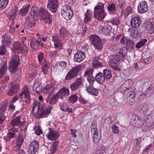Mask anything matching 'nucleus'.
<instances>
[{"mask_svg": "<svg viewBox=\"0 0 154 154\" xmlns=\"http://www.w3.org/2000/svg\"><path fill=\"white\" fill-rule=\"evenodd\" d=\"M103 72L106 80H107L111 77V72L109 69H105L103 70Z\"/></svg>", "mask_w": 154, "mask_h": 154, "instance_id": "obj_46", "label": "nucleus"}, {"mask_svg": "<svg viewBox=\"0 0 154 154\" xmlns=\"http://www.w3.org/2000/svg\"><path fill=\"white\" fill-rule=\"evenodd\" d=\"M7 70V63H4L0 68V79L2 78L5 75Z\"/></svg>", "mask_w": 154, "mask_h": 154, "instance_id": "obj_32", "label": "nucleus"}, {"mask_svg": "<svg viewBox=\"0 0 154 154\" xmlns=\"http://www.w3.org/2000/svg\"><path fill=\"white\" fill-rule=\"evenodd\" d=\"M128 49L126 48H125L120 49L119 53L122 58L126 56Z\"/></svg>", "mask_w": 154, "mask_h": 154, "instance_id": "obj_53", "label": "nucleus"}, {"mask_svg": "<svg viewBox=\"0 0 154 154\" xmlns=\"http://www.w3.org/2000/svg\"><path fill=\"white\" fill-rule=\"evenodd\" d=\"M110 22L113 24L116 25H118L120 23V21L119 18L116 17L112 18L110 20Z\"/></svg>", "mask_w": 154, "mask_h": 154, "instance_id": "obj_57", "label": "nucleus"}, {"mask_svg": "<svg viewBox=\"0 0 154 154\" xmlns=\"http://www.w3.org/2000/svg\"><path fill=\"white\" fill-rule=\"evenodd\" d=\"M16 154H25L24 150L22 149H20L19 147H17L15 149Z\"/></svg>", "mask_w": 154, "mask_h": 154, "instance_id": "obj_64", "label": "nucleus"}, {"mask_svg": "<svg viewBox=\"0 0 154 154\" xmlns=\"http://www.w3.org/2000/svg\"><path fill=\"white\" fill-rule=\"evenodd\" d=\"M125 2L124 0H122L120 1H119V8L121 9L122 12H123L124 11V10L125 8Z\"/></svg>", "mask_w": 154, "mask_h": 154, "instance_id": "obj_56", "label": "nucleus"}, {"mask_svg": "<svg viewBox=\"0 0 154 154\" xmlns=\"http://www.w3.org/2000/svg\"><path fill=\"white\" fill-rule=\"evenodd\" d=\"M57 94L60 98L63 100L67 96L69 95V89L66 87L63 86L59 90Z\"/></svg>", "mask_w": 154, "mask_h": 154, "instance_id": "obj_15", "label": "nucleus"}, {"mask_svg": "<svg viewBox=\"0 0 154 154\" xmlns=\"http://www.w3.org/2000/svg\"><path fill=\"white\" fill-rule=\"evenodd\" d=\"M146 39H142L136 45V47L137 48H139L144 46L147 42Z\"/></svg>", "mask_w": 154, "mask_h": 154, "instance_id": "obj_50", "label": "nucleus"}, {"mask_svg": "<svg viewBox=\"0 0 154 154\" xmlns=\"http://www.w3.org/2000/svg\"><path fill=\"white\" fill-rule=\"evenodd\" d=\"M17 146L19 147H20L24 141V138L22 134L19 135L17 139Z\"/></svg>", "mask_w": 154, "mask_h": 154, "instance_id": "obj_45", "label": "nucleus"}, {"mask_svg": "<svg viewBox=\"0 0 154 154\" xmlns=\"http://www.w3.org/2000/svg\"><path fill=\"white\" fill-rule=\"evenodd\" d=\"M120 42L122 45H125L126 48L130 51L133 50L135 44L132 40L125 37H123L120 40Z\"/></svg>", "mask_w": 154, "mask_h": 154, "instance_id": "obj_12", "label": "nucleus"}, {"mask_svg": "<svg viewBox=\"0 0 154 154\" xmlns=\"http://www.w3.org/2000/svg\"><path fill=\"white\" fill-rule=\"evenodd\" d=\"M11 42L10 36L6 34H5L2 38V43L5 45H8L11 44Z\"/></svg>", "mask_w": 154, "mask_h": 154, "instance_id": "obj_30", "label": "nucleus"}, {"mask_svg": "<svg viewBox=\"0 0 154 154\" xmlns=\"http://www.w3.org/2000/svg\"><path fill=\"white\" fill-rule=\"evenodd\" d=\"M39 14L43 19L47 26H51L52 18L50 14L47 10L44 8H41L39 10Z\"/></svg>", "mask_w": 154, "mask_h": 154, "instance_id": "obj_7", "label": "nucleus"}, {"mask_svg": "<svg viewBox=\"0 0 154 154\" xmlns=\"http://www.w3.org/2000/svg\"><path fill=\"white\" fill-rule=\"evenodd\" d=\"M55 87L54 85H48L45 87V90L44 92L46 93L50 94L53 93Z\"/></svg>", "mask_w": 154, "mask_h": 154, "instance_id": "obj_38", "label": "nucleus"}, {"mask_svg": "<svg viewBox=\"0 0 154 154\" xmlns=\"http://www.w3.org/2000/svg\"><path fill=\"white\" fill-rule=\"evenodd\" d=\"M95 80L99 83H102L105 80L104 75L101 72L97 73L95 76Z\"/></svg>", "mask_w": 154, "mask_h": 154, "instance_id": "obj_31", "label": "nucleus"}, {"mask_svg": "<svg viewBox=\"0 0 154 154\" xmlns=\"http://www.w3.org/2000/svg\"><path fill=\"white\" fill-rule=\"evenodd\" d=\"M105 152V148L102 145L99 146L96 149L94 154H103Z\"/></svg>", "mask_w": 154, "mask_h": 154, "instance_id": "obj_41", "label": "nucleus"}, {"mask_svg": "<svg viewBox=\"0 0 154 154\" xmlns=\"http://www.w3.org/2000/svg\"><path fill=\"white\" fill-rule=\"evenodd\" d=\"M30 14L26 19V23H27L29 27L32 28L35 26V20L34 17L37 15L38 13L34 8H32Z\"/></svg>", "mask_w": 154, "mask_h": 154, "instance_id": "obj_2", "label": "nucleus"}, {"mask_svg": "<svg viewBox=\"0 0 154 154\" xmlns=\"http://www.w3.org/2000/svg\"><path fill=\"white\" fill-rule=\"evenodd\" d=\"M88 29L86 25H83L82 26H79L78 30L79 35L81 36H83L84 35L85 33L87 30Z\"/></svg>", "mask_w": 154, "mask_h": 154, "instance_id": "obj_35", "label": "nucleus"}, {"mask_svg": "<svg viewBox=\"0 0 154 154\" xmlns=\"http://www.w3.org/2000/svg\"><path fill=\"white\" fill-rule=\"evenodd\" d=\"M21 117L18 116L12 120L10 122V125L12 126H19L22 125L23 122L20 121Z\"/></svg>", "mask_w": 154, "mask_h": 154, "instance_id": "obj_27", "label": "nucleus"}, {"mask_svg": "<svg viewBox=\"0 0 154 154\" xmlns=\"http://www.w3.org/2000/svg\"><path fill=\"white\" fill-rule=\"evenodd\" d=\"M91 131L92 135H93V142L97 143L99 142L101 138L100 135H99L97 126L95 124H92L91 126Z\"/></svg>", "mask_w": 154, "mask_h": 154, "instance_id": "obj_10", "label": "nucleus"}, {"mask_svg": "<svg viewBox=\"0 0 154 154\" xmlns=\"http://www.w3.org/2000/svg\"><path fill=\"white\" fill-rule=\"evenodd\" d=\"M30 45L31 47L33 49L36 50L39 45L42 46L43 45V43L41 42L40 38H38L37 39L33 38L31 41Z\"/></svg>", "mask_w": 154, "mask_h": 154, "instance_id": "obj_21", "label": "nucleus"}, {"mask_svg": "<svg viewBox=\"0 0 154 154\" xmlns=\"http://www.w3.org/2000/svg\"><path fill=\"white\" fill-rule=\"evenodd\" d=\"M19 86V85L17 84L13 85L11 86L10 88L12 89L16 93L20 89V87Z\"/></svg>", "mask_w": 154, "mask_h": 154, "instance_id": "obj_62", "label": "nucleus"}, {"mask_svg": "<svg viewBox=\"0 0 154 154\" xmlns=\"http://www.w3.org/2000/svg\"><path fill=\"white\" fill-rule=\"evenodd\" d=\"M29 8V5H24L20 10L19 13L22 15H24L28 12Z\"/></svg>", "mask_w": 154, "mask_h": 154, "instance_id": "obj_43", "label": "nucleus"}, {"mask_svg": "<svg viewBox=\"0 0 154 154\" xmlns=\"http://www.w3.org/2000/svg\"><path fill=\"white\" fill-rule=\"evenodd\" d=\"M125 14L128 15L133 12L132 8L130 6H128L125 11Z\"/></svg>", "mask_w": 154, "mask_h": 154, "instance_id": "obj_61", "label": "nucleus"}, {"mask_svg": "<svg viewBox=\"0 0 154 154\" xmlns=\"http://www.w3.org/2000/svg\"><path fill=\"white\" fill-rule=\"evenodd\" d=\"M60 109L63 112H68L69 113H71L72 112V108L68 107L66 103H63L61 104Z\"/></svg>", "mask_w": 154, "mask_h": 154, "instance_id": "obj_37", "label": "nucleus"}, {"mask_svg": "<svg viewBox=\"0 0 154 154\" xmlns=\"http://www.w3.org/2000/svg\"><path fill=\"white\" fill-rule=\"evenodd\" d=\"M49 133L46 136L48 138L51 140H54L57 139L60 135L59 133L54 128H49Z\"/></svg>", "mask_w": 154, "mask_h": 154, "instance_id": "obj_14", "label": "nucleus"}, {"mask_svg": "<svg viewBox=\"0 0 154 154\" xmlns=\"http://www.w3.org/2000/svg\"><path fill=\"white\" fill-rule=\"evenodd\" d=\"M91 45L98 50H101L103 48V43L101 38L96 35H92L90 36V39Z\"/></svg>", "mask_w": 154, "mask_h": 154, "instance_id": "obj_6", "label": "nucleus"}, {"mask_svg": "<svg viewBox=\"0 0 154 154\" xmlns=\"http://www.w3.org/2000/svg\"><path fill=\"white\" fill-rule=\"evenodd\" d=\"M16 137L17 135L14 132H9V133H8L7 135L6 139L7 140H9L11 138L14 137Z\"/></svg>", "mask_w": 154, "mask_h": 154, "instance_id": "obj_59", "label": "nucleus"}, {"mask_svg": "<svg viewBox=\"0 0 154 154\" xmlns=\"http://www.w3.org/2000/svg\"><path fill=\"white\" fill-rule=\"evenodd\" d=\"M58 6L57 0H49L47 7L53 13H55Z\"/></svg>", "mask_w": 154, "mask_h": 154, "instance_id": "obj_17", "label": "nucleus"}, {"mask_svg": "<svg viewBox=\"0 0 154 154\" xmlns=\"http://www.w3.org/2000/svg\"><path fill=\"white\" fill-rule=\"evenodd\" d=\"M17 7L14 6L10 11L8 14V17L11 20H13L17 15Z\"/></svg>", "mask_w": 154, "mask_h": 154, "instance_id": "obj_29", "label": "nucleus"}, {"mask_svg": "<svg viewBox=\"0 0 154 154\" xmlns=\"http://www.w3.org/2000/svg\"><path fill=\"white\" fill-rule=\"evenodd\" d=\"M36 107H38L37 111L35 116L37 119L46 117L51 113V108L45 109L41 105L34 103L32 107L35 109Z\"/></svg>", "mask_w": 154, "mask_h": 154, "instance_id": "obj_1", "label": "nucleus"}, {"mask_svg": "<svg viewBox=\"0 0 154 154\" xmlns=\"http://www.w3.org/2000/svg\"><path fill=\"white\" fill-rule=\"evenodd\" d=\"M4 44H2L0 46V55H3L5 54L7 52V50L6 48V46Z\"/></svg>", "mask_w": 154, "mask_h": 154, "instance_id": "obj_54", "label": "nucleus"}, {"mask_svg": "<svg viewBox=\"0 0 154 154\" xmlns=\"http://www.w3.org/2000/svg\"><path fill=\"white\" fill-rule=\"evenodd\" d=\"M141 142V139L138 138L134 140V147L136 150H138L139 149L140 143Z\"/></svg>", "mask_w": 154, "mask_h": 154, "instance_id": "obj_49", "label": "nucleus"}, {"mask_svg": "<svg viewBox=\"0 0 154 154\" xmlns=\"http://www.w3.org/2000/svg\"><path fill=\"white\" fill-rule=\"evenodd\" d=\"M143 87L148 88L151 86L150 82L146 79H144L142 81Z\"/></svg>", "mask_w": 154, "mask_h": 154, "instance_id": "obj_58", "label": "nucleus"}, {"mask_svg": "<svg viewBox=\"0 0 154 154\" xmlns=\"http://www.w3.org/2000/svg\"><path fill=\"white\" fill-rule=\"evenodd\" d=\"M59 35L63 38H65L70 35L69 32L64 27H61L59 31Z\"/></svg>", "mask_w": 154, "mask_h": 154, "instance_id": "obj_26", "label": "nucleus"}, {"mask_svg": "<svg viewBox=\"0 0 154 154\" xmlns=\"http://www.w3.org/2000/svg\"><path fill=\"white\" fill-rule=\"evenodd\" d=\"M140 112L143 113L145 116L149 115V109L147 106L145 104H144L141 106L139 109Z\"/></svg>", "mask_w": 154, "mask_h": 154, "instance_id": "obj_34", "label": "nucleus"}, {"mask_svg": "<svg viewBox=\"0 0 154 154\" xmlns=\"http://www.w3.org/2000/svg\"><path fill=\"white\" fill-rule=\"evenodd\" d=\"M20 64V60L18 55H14L9 63V70L12 73L17 71V67Z\"/></svg>", "mask_w": 154, "mask_h": 154, "instance_id": "obj_4", "label": "nucleus"}, {"mask_svg": "<svg viewBox=\"0 0 154 154\" xmlns=\"http://www.w3.org/2000/svg\"><path fill=\"white\" fill-rule=\"evenodd\" d=\"M144 121L142 118L136 115L133 116L131 123L133 126L136 127H140L143 125Z\"/></svg>", "mask_w": 154, "mask_h": 154, "instance_id": "obj_13", "label": "nucleus"}, {"mask_svg": "<svg viewBox=\"0 0 154 154\" xmlns=\"http://www.w3.org/2000/svg\"><path fill=\"white\" fill-rule=\"evenodd\" d=\"M137 8L138 12L140 14L146 12L148 10V7L146 2L143 1L140 2L138 5Z\"/></svg>", "mask_w": 154, "mask_h": 154, "instance_id": "obj_18", "label": "nucleus"}, {"mask_svg": "<svg viewBox=\"0 0 154 154\" xmlns=\"http://www.w3.org/2000/svg\"><path fill=\"white\" fill-rule=\"evenodd\" d=\"M86 90L91 95L97 96L98 94L97 90L94 87L93 85H89L88 83L86 84Z\"/></svg>", "mask_w": 154, "mask_h": 154, "instance_id": "obj_20", "label": "nucleus"}, {"mask_svg": "<svg viewBox=\"0 0 154 154\" xmlns=\"http://www.w3.org/2000/svg\"><path fill=\"white\" fill-rule=\"evenodd\" d=\"M145 94L147 97L150 96L154 93V87L152 86H149L144 91Z\"/></svg>", "mask_w": 154, "mask_h": 154, "instance_id": "obj_39", "label": "nucleus"}, {"mask_svg": "<svg viewBox=\"0 0 154 154\" xmlns=\"http://www.w3.org/2000/svg\"><path fill=\"white\" fill-rule=\"evenodd\" d=\"M100 32L101 33L107 35L109 34L111 32V26L107 23L103 22L100 24L99 27Z\"/></svg>", "mask_w": 154, "mask_h": 154, "instance_id": "obj_11", "label": "nucleus"}, {"mask_svg": "<svg viewBox=\"0 0 154 154\" xmlns=\"http://www.w3.org/2000/svg\"><path fill=\"white\" fill-rule=\"evenodd\" d=\"M1 106L0 107V114L3 115L2 113L5 111L7 107V104L5 103H3Z\"/></svg>", "mask_w": 154, "mask_h": 154, "instance_id": "obj_60", "label": "nucleus"}, {"mask_svg": "<svg viewBox=\"0 0 154 154\" xmlns=\"http://www.w3.org/2000/svg\"><path fill=\"white\" fill-rule=\"evenodd\" d=\"M92 12L89 10H87V11L85 14L84 21L85 23H87L91 19Z\"/></svg>", "mask_w": 154, "mask_h": 154, "instance_id": "obj_36", "label": "nucleus"}, {"mask_svg": "<svg viewBox=\"0 0 154 154\" xmlns=\"http://www.w3.org/2000/svg\"><path fill=\"white\" fill-rule=\"evenodd\" d=\"M131 87L128 81L125 82L121 86L120 91L121 92L124 93L127 91H129Z\"/></svg>", "mask_w": 154, "mask_h": 154, "instance_id": "obj_28", "label": "nucleus"}, {"mask_svg": "<svg viewBox=\"0 0 154 154\" xmlns=\"http://www.w3.org/2000/svg\"><path fill=\"white\" fill-rule=\"evenodd\" d=\"M59 145L58 141L54 142L50 148V152L51 154L54 153L57 150Z\"/></svg>", "mask_w": 154, "mask_h": 154, "instance_id": "obj_40", "label": "nucleus"}, {"mask_svg": "<svg viewBox=\"0 0 154 154\" xmlns=\"http://www.w3.org/2000/svg\"><path fill=\"white\" fill-rule=\"evenodd\" d=\"M116 5L114 3H111L110 4H109L107 7L108 11L110 13H113L115 12L116 11Z\"/></svg>", "mask_w": 154, "mask_h": 154, "instance_id": "obj_42", "label": "nucleus"}, {"mask_svg": "<svg viewBox=\"0 0 154 154\" xmlns=\"http://www.w3.org/2000/svg\"><path fill=\"white\" fill-rule=\"evenodd\" d=\"M94 70V69L93 68L87 69L85 72L84 76H92V73Z\"/></svg>", "mask_w": 154, "mask_h": 154, "instance_id": "obj_55", "label": "nucleus"}, {"mask_svg": "<svg viewBox=\"0 0 154 154\" xmlns=\"http://www.w3.org/2000/svg\"><path fill=\"white\" fill-rule=\"evenodd\" d=\"M95 17L97 20L101 21L105 17L106 14L104 11L94 12Z\"/></svg>", "mask_w": 154, "mask_h": 154, "instance_id": "obj_25", "label": "nucleus"}, {"mask_svg": "<svg viewBox=\"0 0 154 154\" xmlns=\"http://www.w3.org/2000/svg\"><path fill=\"white\" fill-rule=\"evenodd\" d=\"M81 69V66H77L72 69L67 73L65 79L68 80L76 77Z\"/></svg>", "mask_w": 154, "mask_h": 154, "instance_id": "obj_8", "label": "nucleus"}, {"mask_svg": "<svg viewBox=\"0 0 154 154\" xmlns=\"http://www.w3.org/2000/svg\"><path fill=\"white\" fill-rule=\"evenodd\" d=\"M137 94L138 99L141 100H143L145 98H146L147 97L146 95L145 94L144 92H142L139 91L137 93Z\"/></svg>", "mask_w": 154, "mask_h": 154, "instance_id": "obj_52", "label": "nucleus"}, {"mask_svg": "<svg viewBox=\"0 0 154 154\" xmlns=\"http://www.w3.org/2000/svg\"><path fill=\"white\" fill-rule=\"evenodd\" d=\"M62 16L66 20L70 19L73 15V13L70 6L67 5L63 6L61 9Z\"/></svg>", "mask_w": 154, "mask_h": 154, "instance_id": "obj_5", "label": "nucleus"}, {"mask_svg": "<svg viewBox=\"0 0 154 154\" xmlns=\"http://www.w3.org/2000/svg\"><path fill=\"white\" fill-rule=\"evenodd\" d=\"M20 96L21 100L23 98L25 99V100H23V101L27 104L30 103V98L29 90L27 87H25L23 88L22 90L21 93L20 94Z\"/></svg>", "mask_w": 154, "mask_h": 154, "instance_id": "obj_9", "label": "nucleus"}, {"mask_svg": "<svg viewBox=\"0 0 154 154\" xmlns=\"http://www.w3.org/2000/svg\"><path fill=\"white\" fill-rule=\"evenodd\" d=\"M38 147V143L36 141L32 142L29 145L28 151L29 154H35Z\"/></svg>", "mask_w": 154, "mask_h": 154, "instance_id": "obj_16", "label": "nucleus"}, {"mask_svg": "<svg viewBox=\"0 0 154 154\" xmlns=\"http://www.w3.org/2000/svg\"><path fill=\"white\" fill-rule=\"evenodd\" d=\"M78 98L76 94L72 95L68 98V102L72 103H74L78 101Z\"/></svg>", "mask_w": 154, "mask_h": 154, "instance_id": "obj_48", "label": "nucleus"}, {"mask_svg": "<svg viewBox=\"0 0 154 154\" xmlns=\"http://www.w3.org/2000/svg\"><path fill=\"white\" fill-rule=\"evenodd\" d=\"M9 0H0V10H3L7 5Z\"/></svg>", "mask_w": 154, "mask_h": 154, "instance_id": "obj_51", "label": "nucleus"}, {"mask_svg": "<svg viewBox=\"0 0 154 154\" xmlns=\"http://www.w3.org/2000/svg\"><path fill=\"white\" fill-rule=\"evenodd\" d=\"M101 60L99 57H95L92 63L93 67L95 68H98L100 66L102 67Z\"/></svg>", "mask_w": 154, "mask_h": 154, "instance_id": "obj_33", "label": "nucleus"}, {"mask_svg": "<svg viewBox=\"0 0 154 154\" xmlns=\"http://www.w3.org/2000/svg\"><path fill=\"white\" fill-rule=\"evenodd\" d=\"M130 23L133 27H138L141 24V19L138 16L134 17L131 19Z\"/></svg>", "mask_w": 154, "mask_h": 154, "instance_id": "obj_24", "label": "nucleus"}, {"mask_svg": "<svg viewBox=\"0 0 154 154\" xmlns=\"http://www.w3.org/2000/svg\"><path fill=\"white\" fill-rule=\"evenodd\" d=\"M12 50L14 52L19 54L22 53L24 49L23 45L18 42H15L13 44Z\"/></svg>", "mask_w": 154, "mask_h": 154, "instance_id": "obj_22", "label": "nucleus"}, {"mask_svg": "<svg viewBox=\"0 0 154 154\" xmlns=\"http://www.w3.org/2000/svg\"><path fill=\"white\" fill-rule=\"evenodd\" d=\"M85 53L82 51H79L75 54L74 60L75 62H80L85 58Z\"/></svg>", "mask_w": 154, "mask_h": 154, "instance_id": "obj_23", "label": "nucleus"}, {"mask_svg": "<svg viewBox=\"0 0 154 154\" xmlns=\"http://www.w3.org/2000/svg\"><path fill=\"white\" fill-rule=\"evenodd\" d=\"M104 5L103 3L100 2L98 3L94 7V12L104 11L103 9Z\"/></svg>", "mask_w": 154, "mask_h": 154, "instance_id": "obj_47", "label": "nucleus"}, {"mask_svg": "<svg viewBox=\"0 0 154 154\" xmlns=\"http://www.w3.org/2000/svg\"><path fill=\"white\" fill-rule=\"evenodd\" d=\"M87 79L89 82V85H93L95 80V77H92V76H88L87 77Z\"/></svg>", "mask_w": 154, "mask_h": 154, "instance_id": "obj_63", "label": "nucleus"}, {"mask_svg": "<svg viewBox=\"0 0 154 154\" xmlns=\"http://www.w3.org/2000/svg\"><path fill=\"white\" fill-rule=\"evenodd\" d=\"M52 40L54 42L55 48H58L59 50L61 49L62 47V41L57 34L53 35Z\"/></svg>", "mask_w": 154, "mask_h": 154, "instance_id": "obj_19", "label": "nucleus"}, {"mask_svg": "<svg viewBox=\"0 0 154 154\" xmlns=\"http://www.w3.org/2000/svg\"><path fill=\"white\" fill-rule=\"evenodd\" d=\"M58 98H60V97L57 94H54L50 100L49 103L50 105H53L56 103Z\"/></svg>", "mask_w": 154, "mask_h": 154, "instance_id": "obj_44", "label": "nucleus"}, {"mask_svg": "<svg viewBox=\"0 0 154 154\" xmlns=\"http://www.w3.org/2000/svg\"><path fill=\"white\" fill-rule=\"evenodd\" d=\"M123 58L119 54L112 55L109 61V66L113 69L116 71H119L120 68L117 65V63L121 60H122Z\"/></svg>", "mask_w": 154, "mask_h": 154, "instance_id": "obj_3", "label": "nucleus"}]
</instances>
